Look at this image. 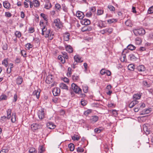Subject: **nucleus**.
Here are the masks:
<instances>
[{
  "instance_id": "1",
  "label": "nucleus",
  "mask_w": 153,
  "mask_h": 153,
  "mask_svg": "<svg viewBox=\"0 0 153 153\" xmlns=\"http://www.w3.org/2000/svg\"><path fill=\"white\" fill-rule=\"evenodd\" d=\"M133 32L136 36L138 35L142 36L144 35L146 33L145 30L143 28L134 29Z\"/></svg>"
},
{
  "instance_id": "2",
  "label": "nucleus",
  "mask_w": 153,
  "mask_h": 153,
  "mask_svg": "<svg viewBox=\"0 0 153 153\" xmlns=\"http://www.w3.org/2000/svg\"><path fill=\"white\" fill-rule=\"evenodd\" d=\"M53 25L57 29L62 28L63 27V23L60 21L59 19H57L54 20L53 23Z\"/></svg>"
},
{
  "instance_id": "3",
  "label": "nucleus",
  "mask_w": 153,
  "mask_h": 153,
  "mask_svg": "<svg viewBox=\"0 0 153 153\" xmlns=\"http://www.w3.org/2000/svg\"><path fill=\"white\" fill-rule=\"evenodd\" d=\"M71 87L73 91L76 94H79L82 92V90L79 87L74 83L71 85Z\"/></svg>"
},
{
  "instance_id": "4",
  "label": "nucleus",
  "mask_w": 153,
  "mask_h": 153,
  "mask_svg": "<svg viewBox=\"0 0 153 153\" xmlns=\"http://www.w3.org/2000/svg\"><path fill=\"white\" fill-rule=\"evenodd\" d=\"M44 36L46 38L48 37L50 40L53 39L54 37L53 34L52 32L51 33V30L50 29L47 30V31L44 33Z\"/></svg>"
},
{
  "instance_id": "5",
  "label": "nucleus",
  "mask_w": 153,
  "mask_h": 153,
  "mask_svg": "<svg viewBox=\"0 0 153 153\" xmlns=\"http://www.w3.org/2000/svg\"><path fill=\"white\" fill-rule=\"evenodd\" d=\"M127 53L128 50L126 49H124L121 55L120 58V60L121 62H124L127 61L126 53Z\"/></svg>"
},
{
  "instance_id": "6",
  "label": "nucleus",
  "mask_w": 153,
  "mask_h": 153,
  "mask_svg": "<svg viewBox=\"0 0 153 153\" xmlns=\"http://www.w3.org/2000/svg\"><path fill=\"white\" fill-rule=\"evenodd\" d=\"M38 115L40 119L42 120L44 119L45 116L44 109L42 108L41 110L38 111Z\"/></svg>"
},
{
  "instance_id": "7",
  "label": "nucleus",
  "mask_w": 153,
  "mask_h": 153,
  "mask_svg": "<svg viewBox=\"0 0 153 153\" xmlns=\"http://www.w3.org/2000/svg\"><path fill=\"white\" fill-rule=\"evenodd\" d=\"M53 76L51 75H49L46 78L45 82L48 84H50L53 82Z\"/></svg>"
},
{
  "instance_id": "8",
  "label": "nucleus",
  "mask_w": 153,
  "mask_h": 153,
  "mask_svg": "<svg viewBox=\"0 0 153 153\" xmlns=\"http://www.w3.org/2000/svg\"><path fill=\"white\" fill-rule=\"evenodd\" d=\"M30 127L31 130L34 131L39 128H40L41 126L38 124L33 123L31 125Z\"/></svg>"
},
{
  "instance_id": "9",
  "label": "nucleus",
  "mask_w": 153,
  "mask_h": 153,
  "mask_svg": "<svg viewBox=\"0 0 153 153\" xmlns=\"http://www.w3.org/2000/svg\"><path fill=\"white\" fill-rule=\"evenodd\" d=\"M52 92L53 95L54 96H58L60 94V90L59 88H56L53 89Z\"/></svg>"
},
{
  "instance_id": "10",
  "label": "nucleus",
  "mask_w": 153,
  "mask_h": 153,
  "mask_svg": "<svg viewBox=\"0 0 153 153\" xmlns=\"http://www.w3.org/2000/svg\"><path fill=\"white\" fill-rule=\"evenodd\" d=\"M41 91L40 89H38L37 90H35L33 91V94L34 96H36L37 99H38L40 97V93Z\"/></svg>"
},
{
  "instance_id": "11",
  "label": "nucleus",
  "mask_w": 153,
  "mask_h": 153,
  "mask_svg": "<svg viewBox=\"0 0 153 153\" xmlns=\"http://www.w3.org/2000/svg\"><path fill=\"white\" fill-rule=\"evenodd\" d=\"M65 48L66 51L69 53H72L73 51V48L70 45H65Z\"/></svg>"
},
{
  "instance_id": "12",
  "label": "nucleus",
  "mask_w": 153,
  "mask_h": 153,
  "mask_svg": "<svg viewBox=\"0 0 153 153\" xmlns=\"http://www.w3.org/2000/svg\"><path fill=\"white\" fill-rule=\"evenodd\" d=\"M76 16L80 19H82L84 16V15L83 12L80 11L77 12Z\"/></svg>"
},
{
  "instance_id": "13",
  "label": "nucleus",
  "mask_w": 153,
  "mask_h": 153,
  "mask_svg": "<svg viewBox=\"0 0 153 153\" xmlns=\"http://www.w3.org/2000/svg\"><path fill=\"white\" fill-rule=\"evenodd\" d=\"M151 111L152 109L150 108L146 109H144L140 113V115H143L148 114Z\"/></svg>"
},
{
  "instance_id": "14",
  "label": "nucleus",
  "mask_w": 153,
  "mask_h": 153,
  "mask_svg": "<svg viewBox=\"0 0 153 153\" xmlns=\"http://www.w3.org/2000/svg\"><path fill=\"white\" fill-rule=\"evenodd\" d=\"M23 81V78L21 76H19L16 79V82L18 85H21Z\"/></svg>"
},
{
  "instance_id": "15",
  "label": "nucleus",
  "mask_w": 153,
  "mask_h": 153,
  "mask_svg": "<svg viewBox=\"0 0 153 153\" xmlns=\"http://www.w3.org/2000/svg\"><path fill=\"white\" fill-rule=\"evenodd\" d=\"M47 126L48 128L50 129H53L55 128L56 126L52 122H49L47 123Z\"/></svg>"
},
{
  "instance_id": "16",
  "label": "nucleus",
  "mask_w": 153,
  "mask_h": 153,
  "mask_svg": "<svg viewBox=\"0 0 153 153\" xmlns=\"http://www.w3.org/2000/svg\"><path fill=\"white\" fill-rule=\"evenodd\" d=\"M3 5L4 8L7 9H9L10 8V4L8 1H6L3 2Z\"/></svg>"
},
{
  "instance_id": "17",
  "label": "nucleus",
  "mask_w": 153,
  "mask_h": 153,
  "mask_svg": "<svg viewBox=\"0 0 153 153\" xmlns=\"http://www.w3.org/2000/svg\"><path fill=\"white\" fill-rule=\"evenodd\" d=\"M74 59L75 61L77 62H81L83 60L81 59V58L78 55H76L74 56Z\"/></svg>"
},
{
  "instance_id": "18",
  "label": "nucleus",
  "mask_w": 153,
  "mask_h": 153,
  "mask_svg": "<svg viewBox=\"0 0 153 153\" xmlns=\"http://www.w3.org/2000/svg\"><path fill=\"white\" fill-rule=\"evenodd\" d=\"M128 59L131 61L134 62L136 61L137 58L133 54H131L128 56Z\"/></svg>"
},
{
  "instance_id": "19",
  "label": "nucleus",
  "mask_w": 153,
  "mask_h": 153,
  "mask_svg": "<svg viewBox=\"0 0 153 153\" xmlns=\"http://www.w3.org/2000/svg\"><path fill=\"white\" fill-rule=\"evenodd\" d=\"M138 102V101L137 100H134L129 104L128 105L129 107L131 108H132Z\"/></svg>"
},
{
  "instance_id": "20",
  "label": "nucleus",
  "mask_w": 153,
  "mask_h": 153,
  "mask_svg": "<svg viewBox=\"0 0 153 153\" xmlns=\"http://www.w3.org/2000/svg\"><path fill=\"white\" fill-rule=\"evenodd\" d=\"M81 22L82 24H84L85 25H89L91 23L90 21L89 20L85 19L82 20L81 21Z\"/></svg>"
},
{
  "instance_id": "21",
  "label": "nucleus",
  "mask_w": 153,
  "mask_h": 153,
  "mask_svg": "<svg viewBox=\"0 0 153 153\" xmlns=\"http://www.w3.org/2000/svg\"><path fill=\"white\" fill-rule=\"evenodd\" d=\"M70 34L68 32L65 33L63 35L64 39L65 41H68L69 39Z\"/></svg>"
},
{
  "instance_id": "22",
  "label": "nucleus",
  "mask_w": 153,
  "mask_h": 153,
  "mask_svg": "<svg viewBox=\"0 0 153 153\" xmlns=\"http://www.w3.org/2000/svg\"><path fill=\"white\" fill-rule=\"evenodd\" d=\"M137 69L139 71H144L145 70V68L144 65H141L138 66L137 68Z\"/></svg>"
},
{
  "instance_id": "23",
  "label": "nucleus",
  "mask_w": 153,
  "mask_h": 153,
  "mask_svg": "<svg viewBox=\"0 0 153 153\" xmlns=\"http://www.w3.org/2000/svg\"><path fill=\"white\" fill-rule=\"evenodd\" d=\"M72 78L74 82L78 81L79 79V76L75 74L72 76Z\"/></svg>"
},
{
  "instance_id": "24",
  "label": "nucleus",
  "mask_w": 153,
  "mask_h": 153,
  "mask_svg": "<svg viewBox=\"0 0 153 153\" xmlns=\"http://www.w3.org/2000/svg\"><path fill=\"white\" fill-rule=\"evenodd\" d=\"M60 88L63 89H65L68 90V87L64 83H61L59 84Z\"/></svg>"
},
{
  "instance_id": "25",
  "label": "nucleus",
  "mask_w": 153,
  "mask_h": 153,
  "mask_svg": "<svg viewBox=\"0 0 153 153\" xmlns=\"http://www.w3.org/2000/svg\"><path fill=\"white\" fill-rule=\"evenodd\" d=\"M52 5L50 2H45L44 8L46 9L49 10L52 7Z\"/></svg>"
},
{
  "instance_id": "26",
  "label": "nucleus",
  "mask_w": 153,
  "mask_h": 153,
  "mask_svg": "<svg viewBox=\"0 0 153 153\" xmlns=\"http://www.w3.org/2000/svg\"><path fill=\"white\" fill-rule=\"evenodd\" d=\"M7 116V120H9L10 119L11 117V113H12V110L10 109H8L6 111Z\"/></svg>"
},
{
  "instance_id": "27",
  "label": "nucleus",
  "mask_w": 153,
  "mask_h": 153,
  "mask_svg": "<svg viewBox=\"0 0 153 153\" xmlns=\"http://www.w3.org/2000/svg\"><path fill=\"white\" fill-rule=\"evenodd\" d=\"M33 6L36 7H38L40 5V3L37 0H33Z\"/></svg>"
},
{
  "instance_id": "28",
  "label": "nucleus",
  "mask_w": 153,
  "mask_h": 153,
  "mask_svg": "<svg viewBox=\"0 0 153 153\" xmlns=\"http://www.w3.org/2000/svg\"><path fill=\"white\" fill-rule=\"evenodd\" d=\"M98 119L99 117L97 116H93L91 119V122H92L93 123H95L98 120Z\"/></svg>"
},
{
  "instance_id": "29",
  "label": "nucleus",
  "mask_w": 153,
  "mask_h": 153,
  "mask_svg": "<svg viewBox=\"0 0 153 153\" xmlns=\"http://www.w3.org/2000/svg\"><path fill=\"white\" fill-rule=\"evenodd\" d=\"M141 95L140 94H134L133 96V97L134 100H137L140 99L141 97Z\"/></svg>"
},
{
  "instance_id": "30",
  "label": "nucleus",
  "mask_w": 153,
  "mask_h": 153,
  "mask_svg": "<svg viewBox=\"0 0 153 153\" xmlns=\"http://www.w3.org/2000/svg\"><path fill=\"white\" fill-rule=\"evenodd\" d=\"M11 121L13 123H15L16 121V113H12L11 116Z\"/></svg>"
},
{
  "instance_id": "31",
  "label": "nucleus",
  "mask_w": 153,
  "mask_h": 153,
  "mask_svg": "<svg viewBox=\"0 0 153 153\" xmlns=\"http://www.w3.org/2000/svg\"><path fill=\"white\" fill-rule=\"evenodd\" d=\"M45 150V149L43 146H40L38 148V153H43Z\"/></svg>"
},
{
  "instance_id": "32",
  "label": "nucleus",
  "mask_w": 153,
  "mask_h": 153,
  "mask_svg": "<svg viewBox=\"0 0 153 153\" xmlns=\"http://www.w3.org/2000/svg\"><path fill=\"white\" fill-rule=\"evenodd\" d=\"M125 25L127 26L131 27L132 25L131 21L130 19H128L125 22Z\"/></svg>"
},
{
  "instance_id": "33",
  "label": "nucleus",
  "mask_w": 153,
  "mask_h": 153,
  "mask_svg": "<svg viewBox=\"0 0 153 153\" xmlns=\"http://www.w3.org/2000/svg\"><path fill=\"white\" fill-rule=\"evenodd\" d=\"M58 59L61 62L62 64H64L65 62V60L64 59H63V56L62 55H59L58 56Z\"/></svg>"
},
{
  "instance_id": "34",
  "label": "nucleus",
  "mask_w": 153,
  "mask_h": 153,
  "mask_svg": "<svg viewBox=\"0 0 153 153\" xmlns=\"http://www.w3.org/2000/svg\"><path fill=\"white\" fill-rule=\"evenodd\" d=\"M117 19L113 18L108 19L107 20V22L109 24H111L113 23L116 22H117Z\"/></svg>"
},
{
  "instance_id": "35",
  "label": "nucleus",
  "mask_w": 153,
  "mask_h": 153,
  "mask_svg": "<svg viewBox=\"0 0 153 153\" xmlns=\"http://www.w3.org/2000/svg\"><path fill=\"white\" fill-rule=\"evenodd\" d=\"M142 84L143 86L146 88L149 87L150 86V83H148L147 81L145 80L143 81L142 82Z\"/></svg>"
},
{
  "instance_id": "36",
  "label": "nucleus",
  "mask_w": 153,
  "mask_h": 153,
  "mask_svg": "<svg viewBox=\"0 0 153 153\" xmlns=\"http://www.w3.org/2000/svg\"><path fill=\"white\" fill-rule=\"evenodd\" d=\"M127 48L131 51H133L135 49L136 47L132 44H129L127 46Z\"/></svg>"
},
{
  "instance_id": "37",
  "label": "nucleus",
  "mask_w": 153,
  "mask_h": 153,
  "mask_svg": "<svg viewBox=\"0 0 153 153\" xmlns=\"http://www.w3.org/2000/svg\"><path fill=\"white\" fill-rule=\"evenodd\" d=\"M143 130L146 134H148L150 133L149 130L148 129L147 126H143Z\"/></svg>"
},
{
  "instance_id": "38",
  "label": "nucleus",
  "mask_w": 153,
  "mask_h": 153,
  "mask_svg": "<svg viewBox=\"0 0 153 153\" xmlns=\"http://www.w3.org/2000/svg\"><path fill=\"white\" fill-rule=\"evenodd\" d=\"M70 150L71 151H73L74 149V144L72 143H70L68 146Z\"/></svg>"
},
{
  "instance_id": "39",
  "label": "nucleus",
  "mask_w": 153,
  "mask_h": 153,
  "mask_svg": "<svg viewBox=\"0 0 153 153\" xmlns=\"http://www.w3.org/2000/svg\"><path fill=\"white\" fill-rule=\"evenodd\" d=\"M2 64L5 67H7L8 66V64L7 59H6L3 60L2 61Z\"/></svg>"
},
{
  "instance_id": "40",
  "label": "nucleus",
  "mask_w": 153,
  "mask_h": 153,
  "mask_svg": "<svg viewBox=\"0 0 153 153\" xmlns=\"http://www.w3.org/2000/svg\"><path fill=\"white\" fill-rule=\"evenodd\" d=\"M97 25L99 27H104V25L102 21L101 20H100L98 21Z\"/></svg>"
},
{
  "instance_id": "41",
  "label": "nucleus",
  "mask_w": 153,
  "mask_h": 153,
  "mask_svg": "<svg viewBox=\"0 0 153 153\" xmlns=\"http://www.w3.org/2000/svg\"><path fill=\"white\" fill-rule=\"evenodd\" d=\"M105 29L106 33H108L109 34L112 33L113 31V29L112 28H107Z\"/></svg>"
},
{
  "instance_id": "42",
  "label": "nucleus",
  "mask_w": 153,
  "mask_h": 153,
  "mask_svg": "<svg viewBox=\"0 0 153 153\" xmlns=\"http://www.w3.org/2000/svg\"><path fill=\"white\" fill-rule=\"evenodd\" d=\"M104 10H103L98 9L97 11V15L100 16L103 14Z\"/></svg>"
},
{
  "instance_id": "43",
  "label": "nucleus",
  "mask_w": 153,
  "mask_h": 153,
  "mask_svg": "<svg viewBox=\"0 0 153 153\" xmlns=\"http://www.w3.org/2000/svg\"><path fill=\"white\" fill-rule=\"evenodd\" d=\"M68 72L67 73V75L68 76L70 77L71 75L72 74V69L71 68L69 67L68 69Z\"/></svg>"
},
{
  "instance_id": "44",
  "label": "nucleus",
  "mask_w": 153,
  "mask_h": 153,
  "mask_svg": "<svg viewBox=\"0 0 153 153\" xmlns=\"http://www.w3.org/2000/svg\"><path fill=\"white\" fill-rule=\"evenodd\" d=\"M55 7L57 9V11H60L61 9V5L58 3H56L55 5Z\"/></svg>"
},
{
  "instance_id": "45",
  "label": "nucleus",
  "mask_w": 153,
  "mask_h": 153,
  "mask_svg": "<svg viewBox=\"0 0 153 153\" xmlns=\"http://www.w3.org/2000/svg\"><path fill=\"white\" fill-rule=\"evenodd\" d=\"M7 99V96L5 94H2L0 96V101L6 100Z\"/></svg>"
},
{
  "instance_id": "46",
  "label": "nucleus",
  "mask_w": 153,
  "mask_h": 153,
  "mask_svg": "<svg viewBox=\"0 0 153 153\" xmlns=\"http://www.w3.org/2000/svg\"><path fill=\"white\" fill-rule=\"evenodd\" d=\"M128 70L133 71L134 70V66L132 64H131L128 65Z\"/></svg>"
},
{
  "instance_id": "47",
  "label": "nucleus",
  "mask_w": 153,
  "mask_h": 153,
  "mask_svg": "<svg viewBox=\"0 0 153 153\" xmlns=\"http://www.w3.org/2000/svg\"><path fill=\"white\" fill-rule=\"evenodd\" d=\"M2 48L3 50H6L8 49V45L6 43H2Z\"/></svg>"
},
{
  "instance_id": "48",
  "label": "nucleus",
  "mask_w": 153,
  "mask_h": 153,
  "mask_svg": "<svg viewBox=\"0 0 153 153\" xmlns=\"http://www.w3.org/2000/svg\"><path fill=\"white\" fill-rule=\"evenodd\" d=\"M81 105L83 106H85L87 103V101L84 99H82L81 101Z\"/></svg>"
},
{
  "instance_id": "49",
  "label": "nucleus",
  "mask_w": 153,
  "mask_h": 153,
  "mask_svg": "<svg viewBox=\"0 0 153 153\" xmlns=\"http://www.w3.org/2000/svg\"><path fill=\"white\" fill-rule=\"evenodd\" d=\"M15 35L17 37L20 38L21 36V33L20 31H16L15 33Z\"/></svg>"
},
{
  "instance_id": "50",
  "label": "nucleus",
  "mask_w": 153,
  "mask_h": 153,
  "mask_svg": "<svg viewBox=\"0 0 153 153\" xmlns=\"http://www.w3.org/2000/svg\"><path fill=\"white\" fill-rule=\"evenodd\" d=\"M41 16L44 19L45 21H48L47 16L43 13H41L40 14Z\"/></svg>"
},
{
  "instance_id": "51",
  "label": "nucleus",
  "mask_w": 153,
  "mask_h": 153,
  "mask_svg": "<svg viewBox=\"0 0 153 153\" xmlns=\"http://www.w3.org/2000/svg\"><path fill=\"white\" fill-rule=\"evenodd\" d=\"M88 87L87 86H84L83 87V90L85 93H87L88 92Z\"/></svg>"
},
{
  "instance_id": "52",
  "label": "nucleus",
  "mask_w": 153,
  "mask_h": 153,
  "mask_svg": "<svg viewBox=\"0 0 153 153\" xmlns=\"http://www.w3.org/2000/svg\"><path fill=\"white\" fill-rule=\"evenodd\" d=\"M29 152L30 153H36V151L34 148L31 147L29 150Z\"/></svg>"
},
{
  "instance_id": "53",
  "label": "nucleus",
  "mask_w": 153,
  "mask_h": 153,
  "mask_svg": "<svg viewBox=\"0 0 153 153\" xmlns=\"http://www.w3.org/2000/svg\"><path fill=\"white\" fill-rule=\"evenodd\" d=\"M91 28H90V27H89V28H88V27H87L85 26V27H83V28H82V31L84 32V31H86L90 30H91Z\"/></svg>"
},
{
  "instance_id": "54",
  "label": "nucleus",
  "mask_w": 153,
  "mask_h": 153,
  "mask_svg": "<svg viewBox=\"0 0 153 153\" xmlns=\"http://www.w3.org/2000/svg\"><path fill=\"white\" fill-rule=\"evenodd\" d=\"M148 13L149 14L153 13V6L149 8L148 11Z\"/></svg>"
},
{
  "instance_id": "55",
  "label": "nucleus",
  "mask_w": 153,
  "mask_h": 153,
  "mask_svg": "<svg viewBox=\"0 0 153 153\" xmlns=\"http://www.w3.org/2000/svg\"><path fill=\"white\" fill-rule=\"evenodd\" d=\"M108 8L111 11H114L115 10L114 7L111 5H108Z\"/></svg>"
},
{
  "instance_id": "56",
  "label": "nucleus",
  "mask_w": 153,
  "mask_h": 153,
  "mask_svg": "<svg viewBox=\"0 0 153 153\" xmlns=\"http://www.w3.org/2000/svg\"><path fill=\"white\" fill-rule=\"evenodd\" d=\"M136 43L137 44H140L141 42V40L140 38H137L135 39Z\"/></svg>"
},
{
  "instance_id": "57",
  "label": "nucleus",
  "mask_w": 153,
  "mask_h": 153,
  "mask_svg": "<svg viewBox=\"0 0 153 153\" xmlns=\"http://www.w3.org/2000/svg\"><path fill=\"white\" fill-rule=\"evenodd\" d=\"M25 47L28 50H30L33 47V45L30 43H27Z\"/></svg>"
},
{
  "instance_id": "58",
  "label": "nucleus",
  "mask_w": 153,
  "mask_h": 153,
  "mask_svg": "<svg viewBox=\"0 0 153 153\" xmlns=\"http://www.w3.org/2000/svg\"><path fill=\"white\" fill-rule=\"evenodd\" d=\"M6 118H7V117L5 116H3L1 117L0 120L2 123L5 122L6 121Z\"/></svg>"
},
{
  "instance_id": "59",
  "label": "nucleus",
  "mask_w": 153,
  "mask_h": 153,
  "mask_svg": "<svg viewBox=\"0 0 153 153\" xmlns=\"http://www.w3.org/2000/svg\"><path fill=\"white\" fill-rule=\"evenodd\" d=\"M42 35H44V33L47 31V28L45 27V26H43V27L42 28Z\"/></svg>"
},
{
  "instance_id": "60",
  "label": "nucleus",
  "mask_w": 153,
  "mask_h": 153,
  "mask_svg": "<svg viewBox=\"0 0 153 153\" xmlns=\"http://www.w3.org/2000/svg\"><path fill=\"white\" fill-rule=\"evenodd\" d=\"M84 150V149L81 147H78L77 149V152H83Z\"/></svg>"
},
{
  "instance_id": "61",
  "label": "nucleus",
  "mask_w": 153,
  "mask_h": 153,
  "mask_svg": "<svg viewBox=\"0 0 153 153\" xmlns=\"http://www.w3.org/2000/svg\"><path fill=\"white\" fill-rule=\"evenodd\" d=\"M102 130L100 128H96L94 130V131L95 132L99 133L101 132Z\"/></svg>"
},
{
  "instance_id": "62",
  "label": "nucleus",
  "mask_w": 153,
  "mask_h": 153,
  "mask_svg": "<svg viewBox=\"0 0 153 153\" xmlns=\"http://www.w3.org/2000/svg\"><path fill=\"white\" fill-rule=\"evenodd\" d=\"M29 33H33L34 31V29L33 27H30L28 29Z\"/></svg>"
},
{
  "instance_id": "63",
  "label": "nucleus",
  "mask_w": 153,
  "mask_h": 153,
  "mask_svg": "<svg viewBox=\"0 0 153 153\" xmlns=\"http://www.w3.org/2000/svg\"><path fill=\"white\" fill-rule=\"evenodd\" d=\"M62 9L65 12H67L68 8L64 4H62Z\"/></svg>"
},
{
  "instance_id": "64",
  "label": "nucleus",
  "mask_w": 153,
  "mask_h": 153,
  "mask_svg": "<svg viewBox=\"0 0 153 153\" xmlns=\"http://www.w3.org/2000/svg\"><path fill=\"white\" fill-rule=\"evenodd\" d=\"M8 151V150L7 149H3L0 151V153H6Z\"/></svg>"
}]
</instances>
